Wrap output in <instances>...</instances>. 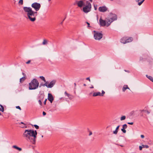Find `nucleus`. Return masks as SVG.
I'll return each instance as SVG.
<instances>
[{"instance_id":"nucleus-54","label":"nucleus","mask_w":153,"mask_h":153,"mask_svg":"<svg viewBox=\"0 0 153 153\" xmlns=\"http://www.w3.org/2000/svg\"><path fill=\"white\" fill-rule=\"evenodd\" d=\"M110 0L111 1H114V0Z\"/></svg>"},{"instance_id":"nucleus-11","label":"nucleus","mask_w":153,"mask_h":153,"mask_svg":"<svg viewBox=\"0 0 153 153\" xmlns=\"http://www.w3.org/2000/svg\"><path fill=\"white\" fill-rule=\"evenodd\" d=\"M48 100L52 103L54 100L53 97L51 94L48 93Z\"/></svg>"},{"instance_id":"nucleus-46","label":"nucleus","mask_w":153,"mask_h":153,"mask_svg":"<svg viewBox=\"0 0 153 153\" xmlns=\"http://www.w3.org/2000/svg\"><path fill=\"white\" fill-rule=\"evenodd\" d=\"M22 74L24 75H25V74L24 73H22Z\"/></svg>"},{"instance_id":"nucleus-40","label":"nucleus","mask_w":153,"mask_h":153,"mask_svg":"<svg viewBox=\"0 0 153 153\" xmlns=\"http://www.w3.org/2000/svg\"><path fill=\"white\" fill-rule=\"evenodd\" d=\"M86 23L88 25V27H90V24L89 23L87 22H86Z\"/></svg>"},{"instance_id":"nucleus-37","label":"nucleus","mask_w":153,"mask_h":153,"mask_svg":"<svg viewBox=\"0 0 153 153\" xmlns=\"http://www.w3.org/2000/svg\"><path fill=\"white\" fill-rule=\"evenodd\" d=\"M86 79L87 80H89V81L90 82L91 81V80H90V78L89 77H87V78H86Z\"/></svg>"},{"instance_id":"nucleus-44","label":"nucleus","mask_w":153,"mask_h":153,"mask_svg":"<svg viewBox=\"0 0 153 153\" xmlns=\"http://www.w3.org/2000/svg\"><path fill=\"white\" fill-rule=\"evenodd\" d=\"M21 127H22V128H24L25 127L26 128H27V127L26 126L25 127V126H21Z\"/></svg>"},{"instance_id":"nucleus-2","label":"nucleus","mask_w":153,"mask_h":153,"mask_svg":"<svg viewBox=\"0 0 153 153\" xmlns=\"http://www.w3.org/2000/svg\"><path fill=\"white\" fill-rule=\"evenodd\" d=\"M37 132L36 130L26 129L23 134L24 138L31 144L34 145L36 143Z\"/></svg>"},{"instance_id":"nucleus-6","label":"nucleus","mask_w":153,"mask_h":153,"mask_svg":"<svg viewBox=\"0 0 153 153\" xmlns=\"http://www.w3.org/2000/svg\"><path fill=\"white\" fill-rule=\"evenodd\" d=\"M94 37L96 40H100L102 37L103 35L102 33L94 31Z\"/></svg>"},{"instance_id":"nucleus-55","label":"nucleus","mask_w":153,"mask_h":153,"mask_svg":"<svg viewBox=\"0 0 153 153\" xmlns=\"http://www.w3.org/2000/svg\"><path fill=\"white\" fill-rule=\"evenodd\" d=\"M1 115V114L0 113V115Z\"/></svg>"},{"instance_id":"nucleus-14","label":"nucleus","mask_w":153,"mask_h":153,"mask_svg":"<svg viewBox=\"0 0 153 153\" xmlns=\"http://www.w3.org/2000/svg\"><path fill=\"white\" fill-rule=\"evenodd\" d=\"M128 89L129 90H130L129 88L128 87V85H124L123 87L122 88V91L123 92H125V91L127 89Z\"/></svg>"},{"instance_id":"nucleus-28","label":"nucleus","mask_w":153,"mask_h":153,"mask_svg":"<svg viewBox=\"0 0 153 153\" xmlns=\"http://www.w3.org/2000/svg\"><path fill=\"white\" fill-rule=\"evenodd\" d=\"M142 146H143V148H148L149 147V146L147 145H142Z\"/></svg>"},{"instance_id":"nucleus-20","label":"nucleus","mask_w":153,"mask_h":153,"mask_svg":"<svg viewBox=\"0 0 153 153\" xmlns=\"http://www.w3.org/2000/svg\"><path fill=\"white\" fill-rule=\"evenodd\" d=\"M45 82V83L44 84H43L42 85H40V87H41V86L42 85L43 86H46L48 88V83H49L47 81L46 82H46Z\"/></svg>"},{"instance_id":"nucleus-17","label":"nucleus","mask_w":153,"mask_h":153,"mask_svg":"<svg viewBox=\"0 0 153 153\" xmlns=\"http://www.w3.org/2000/svg\"><path fill=\"white\" fill-rule=\"evenodd\" d=\"M120 126V125L118 126L116 128V129L115 131L113 132V134H117L118 132L119 128Z\"/></svg>"},{"instance_id":"nucleus-9","label":"nucleus","mask_w":153,"mask_h":153,"mask_svg":"<svg viewBox=\"0 0 153 153\" xmlns=\"http://www.w3.org/2000/svg\"><path fill=\"white\" fill-rule=\"evenodd\" d=\"M108 22V20L107 19L106 20H104L100 18L99 20L100 24L101 26H106L107 22Z\"/></svg>"},{"instance_id":"nucleus-19","label":"nucleus","mask_w":153,"mask_h":153,"mask_svg":"<svg viewBox=\"0 0 153 153\" xmlns=\"http://www.w3.org/2000/svg\"><path fill=\"white\" fill-rule=\"evenodd\" d=\"M146 76L147 78H148L151 81L153 82V78L152 76H149L147 75H146Z\"/></svg>"},{"instance_id":"nucleus-7","label":"nucleus","mask_w":153,"mask_h":153,"mask_svg":"<svg viewBox=\"0 0 153 153\" xmlns=\"http://www.w3.org/2000/svg\"><path fill=\"white\" fill-rule=\"evenodd\" d=\"M84 4V2L83 1L80 0H76L74 3V5H77L78 7H81Z\"/></svg>"},{"instance_id":"nucleus-15","label":"nucleus","mask_w":153,"mask_h":153,"mask_svg":"<svg viewBox=\"0 0 153 153\" xmlns=\"http://www.w3.org/2000/svg\"><path fill=\"white\" fill-rule=\"evenodd\" d=\"M126 38H127V37H123L121 39V42L124 44H126Z\"/></svg>"},{"instance_id":"nucleus-26","label":"nucleus","mask_w":153,"mask_h":153,"mask_svg":"<svg viewBox=\"0 0 153 153\" xmlns=\"http://www.w3.org/2000/svg\"><path fill=\"white\" fill-rule=\"evenodd\" d=\"M19 4L20 5H22L23 4V0H20L19 2Z\"/></svg>"},{"instance_id":"nucleus-8","label":"nucleus","mask_w":153,"mask_h":153,"mask_svg":"<svg viewBox=\"0 0 153 153\" xmlns=\"http://www.w3.org/2000/svg\"><path fill=\"white\" fill-rule=\"evenodd\" d=\"M105 94V92L103 90H102L101 93L100 92H97L94 93L93 94V97H96L97 96L102 97Z\"/></svg>"},{"instance_id":"nucleus-50","label":"nucleus","mask_w":153,"mask_h":153,"mask_svg":"<svg viewBox=\"0 0 153 153\" xmlns=\"http://www.w3.org/2000/svg\"><path fill=\"white\" fill-rule=\"evenodd\" d=\"M95 10H97V8L95 7Z\"/></svg>"},{"instance_id":"nucleus-42","label":"nucleus","mask_w":153,"mask_h":153,"mask_svg":"<svg viewBox=\"0 0 153 153\" xmlns=\"http://www.w3.org/2000/svg\"><path fill=\"white\" fill-rule=\"evenodd\" d=\"M92 134V132L91 131H90L89 134V135L90 136V135H91Z\"/></svg>"},{"instance_id":"nucleus-1","label":"nucleus","mask_w":153,"mask_h":153,"mask_svg":"<svg viewBox=\"0 0 153 153\" xmlns=\"http://www.w3.org/2000/svg\"><path fill=\"white\" fill-rule=\"evenodd\" d=\"M41 4L37 2H34L31 4V7L34 9L36 11H34L31 7H25L23 8L24 12L27 13V19L31 22L35 21L36 19V17L37 15V11L40 9Z\"/></svg>"},{"instance_id":"nucleus-38","label":"nucleus","mask_w":153,"mask_h":153,"mask_svg":"<svg viewBox=\"0 0 153 153\" xmlns=\"http://www.w3.org/2000/svg\"><path fill=\"white\" fill-rule=\"evenodd\" d=\"M47 100V99H45V101H44V104L45 105L46 104Z\"/></svg>"},{"instance_id":"nucleus-49","label":"nucleus","mask_w":153,"mask_h":153,"mask_svg":"<svg viewBox=\"0 0 153 153\" xmlns=\"http://www.w3.org/2000/svg\"><path fill=\"white\" fill-rule=\"evenodd\" d=\"M91 2H92V0H89Z\"/></svg>"},{"instance_id":"nucleus-24","label":"nucleus","mask_w":153,"mask_h":153,"mask_svg":"<svg viewBox=\"0 0 153 153\" xmlns=\"http://www.w3.org/2000/svg\"><path fill=\"white\" fill-rule=\"evenodd\" d=\"M126 117L125 116H123L121 117L120 118V120H125L126 119Z\"/></svg>"},{"instance_id":"nucleus-35","label":"nucleus","mask_w":153,"mask_h":153,"mask_svg":"<svg viewBox=\"0 0 153 153\" xmlns=\"http://www.w3.org/2000/svg\"><path fill=\"white\" fill-rule=\"evenodd\" d=\"M127 123L128 124H129L130 125H133L134 123L133 122H131V123L128 122Z\"/></svg>"},{"instance_id":"nucleus-4","label":"nucleus","mask_w":153,"mask_h":153,"mask_svg":"<svg viewBox=\"0 0 153 153\" xmlns=\"http://www.w3.org/2000/svg\"><path fill=\"white\" fill-rule=\"evenodd\" d=\"M110 19H108V22H107V27L109 26L113 21L116 20L117 19V16L115 14L112 13H110Z\"/></svg>"},{"instance_id":"nucleus-12","label":"nucleus","mask_w":153,"mask_h":153,"mask_svg":"<svg viewBox=\"0 0 153 153\" xmlns=\"http://www.w3.org/2000/svg\"><path fill=\"white\" fill-rule=\"evenodd\" d=\"M56 83V81L55 80L52 81L50 82L48 85V88H51L55 85Z\"/></svg>"},{"instance_id":"nucleus-21","label":"nucleus","mask_w":153,"mask_h":153,"mask_svg":"<svg viewBox=\"0 0 153 153\" xmlns=\"http://www.w3.org/2000/svg\"><path fill=\"white\" fill-rule=\"evenodd\" d=\"M26 79V77L25 76H24L20 79V82L21 83L22 82H24Z\"/></svg>"},{"instance_id":"nucleus-16","label":"nucleus","mask_w":153,"mask_h":153,"mask_svg":"<svg viewBox=\"0 0 153 153\" xmlns=\"http://www.w3.org/2000/svg\"><path fill=\"white\" fill-rule=\"evenodd\" d=\"M133 40V39L132 37H130L128 38L127 37V38L126 39V43L132 42Z\"/></svg>"},{"instance_id":"nucleus-45","label":"nucleus","mask_w":153,"mask_h":153,"mask_svg":"<svg viewBox=\"0 0 153 153\" xmlns=\"http://www.w3.org/2000/svg\"><path fill=\"white\" fill-rule=\"evenodd\" d=\"M64 20H65V19H64L63 20V21H62L61 22V24H62V23H63V21Z\"/></svg>"},{"instance_id":"nucleus-56","label":"nucleus","mask_w":153,"mask_h":153,"mask_svg":"<svg viewBox=\"0 0 153 153\" xmlns=\"http://www.w3.org/2000/svg\"><path fill=\"white\" fill-rule=\"evenodd\" d=\"M74 84L75 85H76V83H74Z\"/></svg>"},{"instance_id":"nucleus-36","label":"nucleus","mask_w":153,"mask_h":153,"mask_svg":"<svg viewBox=\"0 0 153 153\" xmlns=\"http://www.w3.org/2000/svg\"><path fill=\"white\" fill-rule=\"evenodd\" d=\"M31 61L30 60H29L27 61V62H26V63L27 64H28L30 63V62Z\"/></svg>"},{"instance_id":"nucleus-41","label":"nucleus","mask_w":153,"mask_h":153,"mask_svg":"<svg viewBox=\"0 0 153 153\" xmlns=\"http://www.w3.org/2000/svg\"><path fill=\"white\" fill-rule=\"evenodd\" d=\"M46 114V113L44 112V111H43V115H44V116H45V115Z\"/></svg>"},{"instance_id":"nucleus-10","label":"nucleus","mask_w":153,"mask_h":153,"mask_svg":"<svg viewBox=\"0 0 153 153\" xmlns=\"http://www.w3.org/2000/svg\"><path fill=\"white\" fill-rule=\"evenodd\" d=\"M101 12H104L107 10V8L105 6L100 7L98 9Z\"/></svg>"},{"instance_id":"nucleus-25","label":"nucleus","mask_w":153,"mask_h":153,"mask_svg":"<svg viewBox=\"0 0 153 153\" xmlns=\"http://www.w3.org/2000/svg\"><path fill=\"white\" fill-rule=\"evenodd\" d=\"M40 78L42 80H43L44 82H46V80L45 79V77L44 76H40Z\"/></svg>"},{"instance_id":"nucleus-39","label":"nucleus","mask_w":153,"mask_h":153,"mask_svg":"<svg viewBox=\"0 0 153 153\" xmlns=\"http://www.w3.org/2000/svg\"><path fill=\"white\" fill-rule=\"evenodd\" d=\"M141 137L142 138H143L144 137V135H141Z\"/></svg>"},{"instance_id":"nucleus-53","label":"nucleus","mask_w":153,"mask_h":153,"mask_svg":"<svg viewBox=\"0 0 153 153\" xmlns=\"http://www.w3.org/2000/svg\"><path fill=\"white\" fill-rule=\"evenodd\" d=\"M42 137H43V135H42Z\"/></svg>"},{"instance_id":"nucleus-27","label":"nucleus","mask_w":153,"mask_h":153,"mask_svg":"<svg viewBox=\"0 0 153 153\" xmlns=\"http://www.w3.org/2000/svg\"><path fill=\"white\" fill-rule=\"evenodd\" d=\"M144 1H145V0H142L140 2H139L138 3V4L139 6H140L144 2Z\"/></svg>"},{"instance_id":"nucleus-23","label":"nucleus","mask_w":153,"mask_h":153,"mask_svg":"<svg viewBox=\"0 0 153 153\" xmlns=\"http://www.w3.org/2000/svg\"><path fill=\"white\" fill-rule=\"evenodd\" d=\"M1 107L0 108V111L2 112H3L4 110V108L3 106L1 105H0Z\"/></svg>"},{"instance_id":"nucleus-31","label":"nucleus","mask_w":153,"mask_h":153,"mask_svg":"<svg viewBox=\"0 0 153 153\" xmlns=\"http://www.w3.org/2000/svg\"><path fill=\"white\" fill-rule=\"evenodd\" d=\"M34 126L35 128H36V129H38L39 128V126L36 125H34Z\"/></svg>"},{"instance_id":"nucleus-29","label":"nucleus","mask_w":153,"mask_h":153,"mask_svg":"<svg viewBox=\"0 0 153 153\" xmlns=\"http://www.w3.org/2000/svg\"><path fill=\"white\" fill-rule=\"evenodd\" d=\"M65 94L68 97H69L70 99L71 98L69 97V96H71L69 94H68L66 91L65 92Z\"/></svg>"},{"instance_id":"nucleus-48","label":"nucleus","mask_w":153,"mask_h":153,"mask_svg":"<svg viewBox=\"0 0 153 153\" xmlns=\"http://www.w3.org/2000/svg\"><path fill=\"white\" fill-rule=\"evenodd\" d=\"M90 88H94V87L92 86V87H91Z\"/></svg>"},{"instance_id":"nucleus-43","label":"nucleus","mask_w":153,"mask_h":153,"mask_svg":"<svg viewBox=\"0 0 153 153\" xmlns=\"http://www.w3.org/2000/svg\"><path fill=\"white\" fill-rule=\"evenodd\" d=\"M23 124L24 125H26V124H25V123H24L23 122H21V123H20V124Z\"/></svg>"},{"instance_id":"nucleus-22","label":"nucleus","mask_w":153,"mask_h":153,"mask_svg":"<svg viewBox=\"0 0 153 153\" xmlns=\"http://www.w3.org/2000/svg\"><path fill=\"white\" fill-rule=\"evenodd\" d=\"M48 41L47 40L44 39L43 40L42 44L43 45H47L48 44Z\"/></svg>"},{"instance_id":"nucleus-52","label":"nucleus","mask_w":153,"mask_h":153,"mask_svg":"<svg viewBox=\"0 0 153 153\" xmlns=\"http://www.w3.org/2000/svg\"><path fill=\"white\" fill-rule=\"evenodd\" d=\"M51 0H48V1H51Z\"/></svg>"},{"instance_id":"nucleus-34","label":"nucleus","mask_w":153,"mask_h":153,"mask_svg":"<svg viewBox=\"0 0 153 153\" xmlns=\"http://www.w3.org/2000/svg\"><path fill=\"white\" fill-rule=\"evenodd\" d=\"M38 102L39 104L41 105H42V102H41V100H39L38 101Z\"/></svg>"},{"instance_id":"nucleus-18","label":"nucleus","mask_w":153,"mask_h":153,"mask_svg":"<svg viewBox=\"0 0 153 153\" xmlns=\"http://www.w3.org/2000/svg\"><path fill=\"white\" fill-rule=\"evenodd\" d=\"M13 147L14 149H15L19 151H21L22 150V148H19L16 145H14L13 146Z\"/></svg>"},{"instance_id":"nucleus-5","label":"nucleus","mask_w":153,"mask_h":153,"mask_svg":"<svg viewBox=\"0 0 153 153\" xmlns=\"http://www.w3.org/2000/svg\"><path fill=\"white\" fill-rule=\"evenodd\" d=\"M91 7V4L87 1L86 5L83 8V11L85 13H87L90 11Z\"/></svg>"},{"instance_id":"nucleus-33","label":"nucleus","mask_w":153,"mask_h":153,"mask_svg":"<svg viewBox=\"0 0 153 153\" xmlns=\"http://www.w3.org/2000/svg\"><path fill=\"white\" fill-rule=\"evenodd\" d=\"M143 146H140L139 147V149L140 150H142Z\"/></svg>"},{"instance_id":"nucleus-13","label":"nucleus","mask_w":153,"mask_h":153,"mask_svg":"<svg viewBox=\"0 0 153 153\" xmlns=\"http://www.w3.org/2000/svg\"><path fill=\"white\" fill-rule=\"evenodd\" d=\"M127 126L126 124H125L123 125V128L121 129L122 131L124 133H125L126 132V131L125 130L127 128Z\"/></svg>"},{"instance_id":"nucleus-3","label":"nucleus","mask_w":153,"mask_h":153,"mask_svg":"<svg viewBox=\"0 0 153 153\" xmlns=\"http://www.w3.org/2000/svg\"><path fill=\"white\" fill-rule=\"evenodd\" d=\"M39 83L36 79H33L29 84V89L30 90H34L38 88Z\"/></svg>"},{"instance_id":"nucleus-32","label":"nucleus","mask_w":153,"mask_h":153,"mask_svg":"<svg viewBox=\"0 0 153 153\" xmlns=\"http://www.w3.org/2000/svg\"><path fill=\"white\" fill-rule=\"evenodd\" d=\"M16 108H17V109H19L20 110H21V109L20 107L19 106H16Z\"/></svg>"},{"instance_id":"nucleus-51","label":"nucleus","mask_w":153,"mask_h":153,"mask_svg":"<svg viewBox=\"0 0 153 153\" xmlns=\"http://www.w3.org/2000/svg\"><path fill=\"white\" fill-rule=\"evenodd\" d=\"M125 71L127 72H128V71H126V70H125Z\"/></svg>"},{"instance_id":"nucleus-30","label":"nucleus","mask_w":153,"mask_h":153,"mask_svg":"<svg viewBox=\"0 0 153 153\" xmlns=\"http://www.w3.org/2000/svg\"><path fill=\"white\" fill-rule=\"evenodd\" d=\"M144 111L145 112V113H146L147 114H149L150 113V112L148 110H144Z\"/></svg>"},{"instance_id":"nucleus-47","label":"nucleus","mask_w":153,"mask_h":153,"mask_svg":"<svg viewBox=\"0 0 153 153\" xmlns=\"http://www.w3.org/2000/svg\"><path fill=\"white\" fill-rule=\"evenodd\" d=\"M140 0H136V1L137 2H138Z\"/></svg>"}]
</instances>
